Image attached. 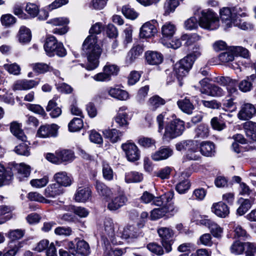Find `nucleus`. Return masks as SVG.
I'll list each match as a JSON object with an SVG mask.
<instances>
[{
	"instance_id": "nucleus-63",
	"label": "nucleus",
	"mask_w": 256,
	"mask_h": 256,
	"mask_svg": "<svg viewBox=\"0 0 256 256\" xmlns=\"http://www.w3.org/2000/svg\"><path fill=\"white\" fill-rule=\"evenodd\" d=\"M198 21L194 17H191L184 22V27L186 30H192L198 27Z\"/></svg>"
},
{
	"instance_id": "nucleus-43",
	"label": "nucleus",
	"mask_w": 256,
	"mask_h": 256,
	"mask_svg": "<svg viewBox=\"0 0 256 256\" xmlns=\"http://www.w3.org/2000/svg\"><path fill=\"white\" fill-rule=\"evenodd\" d=\"M110 242L104 241V256H121L122 252L121 250L118 248H112L110 244Z\"/></svg>"
},
{
	"instance_id": "nucleus-4",
	"label": "nucleus",
	"mask_w": 256,
	"mask_h": 256,
	"mask_svg": "<svg viewBox=\"0 0 256 256\" xmlns=\"http://www.w3.org/2000/svg\"><path fill=\"white\" fill-rule=\"evenodd\" d=\"M200 55L198 52L188 54L174 64L173 72L178 81H180L188 74L194 62Z\"/></svg>"
},
{
	"instance_id": "nucleus-24",
	"label": "nucleus",
	"mask_w": 256,
	"mask_h": 256,
	"mask_svg": "<svg viewBox=\"0 0 256 256\" xmlns=\"http://www.w3.org/2000/svg\"><path fill=\"white\" fill-rule=\"evenodd\" d=\"M172 150L169 147H161L158 151L152 155V159L154 161H160L168 158L172 156Z\"/></svg>"
},
{
	"instance_id": "nucleus-33",
	"label": "nucleus",
	"mask_w": 256,
	"mask_h": 256,
	"mask_svg": "<svg viewBox=\"0 0 256 256\" xmlns=\"http://www.w3.org/2000/svg\"><path fill=\"white\" fill-rule=\"evenodd\" d=\"M136 230L132 226H127L123 228L122 231H120V234H118L116 236L126 240L136 238L138 236Z\"/></svg>"
},
{
	"instance_id": "nucleus-20",
	"label": "nucleus",
	"mask_w": 256,
	"mask_h": 256,
	"mask_svg": "<svg viewBox=\"0 0 256 256\" xmlns=\"http://www.w3.org/2000/svg\"><path fill=\"white\" fill-rule=\"evenodd\" d=\"M64 189L58 184L53 183L46 188L44 195L48 198H55L64 194Z\"/></svg>"
},
{
	"instance_id": "nucleus-36",
	"label": "nucleus",
	"mask_w": 256,
	"mask_h": 256,
	"mask_svg": "<svg viewBox=\"0 0 256 256\" xmlns=\"http://www.w3.org/2000/svg\"><path fill=\"white\" fill-rule=\"evenodd\" d=\"M46 110L50 112V115L53 118L58 117L62 114L61 108L57 106L54 98L48 102Z\"/></svg>"
},
{
	"instance_id": "nucleus-38",
	"label": "nucleus",
	"mask_w": 256,
	"mask_h": 256,
	"mask_svg": "<svg viewBox=\"0 0 256 256\" xmlns=\"http://www.w3.org/2000/svg\"><path fill=\"white\" fill-rule=\"evenodd\" d=\"M103 134L106 138L114 143L120 140L122 136V133L116 129L106 130L103 131Z\"/></svg>"
},
{
	"instance_id": "nucleus-27",
	"label": "nucleus",
	"mask_w": 256,
	"mask_h": 256,
	"mask_svg": "<svg viewBox=\"0 0 256 256\" xmlns=\"http://www.w3.org/2000/svg\"><path fill=\"white\" fill-rule=\"evenodd\" d=\"M146 62L151 65H158L163 60L162 55L157 52L148 51L145 54Z\"/></svg>"
},
{
	"instance_id": "nucleus-19",
	"label": "nucleus",
	"mask_w": 256,
	"mask_h": 256,
	"mask_svg": "<svg viewBox=\"0 0 256 256\" xmlns=\"http://www.w3.org/2000/svg\"><path fill=\"white\" fill-rule=\"evenodd\" d=\"M144 52L142 46L140 44L134 45L128 52L126 58V63L130 64L140 56Z\"/></svg>"
},
{
	"instance_id": "nucleus-58",
	"label": "nucleus",
	"mask_w": 256,
	"mask_h": 256,
	"mask_svg": "<svg viewBox=\"0 0 256 256\" xmlns=\"http://www.w3.org/2000/svg\"><path fill=\"white\" fill-rule=\"evenodd\" d=\"M48 24H51L54 26H66L69 23V20L64 17L56 18H52L47 22Z\"/></svg>"
},
{
	"instance_id": "nucleus-47",
	"label": "nucleus",
	"mask_w": 256,
	"mask_h": 256,
	"mask_svg": "<svg viewBox=\"0 0 256 256\" xmlns=\"http://www.w3.org/2000/svg\"><path fill=\"white\" fill-rule=\"evenodd\" d=\"M132 32L133 28L132 26L129 24H126L125 26L123 34V43L125 47H126L128 44L132 42Z\"/></svg>"
},
{
	"instance_id": "nucleus-22",
	"label": "nucleus",
	"mask_w": 256,
	"mask_h": 256,
	"mask_svg": "<svg viewBox=\"0 0 256 256\" xmlns=\"http://www.w3.org/2000/svg\"><path fill=\"white\" fill-rule=\"evenodd\" d=\"M156 32V28L152 22L144 23L140 28V36L141 38H149Z\"/></svg>"
},
{
	"instance_id": "nucleus-6",
	"label": "nucleus",
	"mask_w": 256,
	"mask_h": 256,
	"mask_svg": "<svg viewBox=\"0 0 256 256\" xmlns=\"http://www.w3.org/2000/svg\"><path fill=\"white\" fill-rule=\"evenodd\" d=\"M185 130L184 121L177 118L168 122L164 128L162 139L169 141L182 134Z\"/></svg>"
},
{
	"instance_id": "nucleus-12",
	"label": "nucleus",
	"mask_w": 256,
	"mask_h": 256,
	"mask_svg": "<svg viewBox=\"0 0 256 256\" xmlns=\"http://www.w3.org/2000/svg\"><path fill=\"white\" fill-rule=\"evenodd\" d=\"M158 236L162 239V244L166 251L168 252L172 250L170 239L174 235L172 230L168 228L161 227L158 229Z\"/></svg>"
},
{
	"instance_id": "nucleus-29",
	"label": "nucleus",
	"mask_w": 256,
	"mask_h": 256,
	"mask_svg": "<svg viewBox=\"0 0 256 256\" xmlns=\"http://www.w3.org/2000/svg\"><path fill=\"white\" fill-rule=\"evenodd\" d=\"M128 108L126 106L120 108L118 115L116 117V122L120 126H128Z\"/></svg>"
},
{
	"instance_id": "nucleus-9",
	"label": "nucleus",
	"mask_w": 256,
	"mask_h": 256,
	"mask_svg": "<svg viewBox=\"0 0 256 256\" xmlns=\"http://www.w3.org/2000/svg\"><path fill=\"white\" fill-rule=\"evenodd\" d=\"M66 246L73 256H87L90 253L89 245L84 240L76 239L68 242Z\"/></svg>"
},
{
	"instance_id": "nucleus-16",
	"label": "nucleus",
	"mask_w": 256,
	"mask_h": 256,
	"mask_svg": "<svg viewBox=\"0 0 256 256\" xmlns=\"http://www.w3.org/2000/svg\"><path fill=\"white\" fill-rule=\"evenodd\" d=\"M39 84L38 81L32 80H16L13 84L14 90H25L36 86Z\"/></svg>"
},
{
	"instance_id": "nucleus-39",
	"label": "nucleus",
	"mask_w": 256,
	"mask_h": 256,
	"mask_svg": "<svg viewBox=\"0 0 256 256\" xmlns=\"http://www.w3.org/2000/svg\"><path fill=\"white\" fill-rule=\"evenodd\" d=\"M196 142L193 140H184L177 143L176 145V149L178 151L194 150L197 146Z\"/></svg>"
},
{
	"instance_id": "nucleus-17",
	"label": "nucleus",
	"mask_w": 256,
	"mask_h": 256,
	"mask_svg": "<svg viewBox=\"0 0 256 256\" xmlns=\"http://www.w3.org/2000/svg\"><path fill=\"white\" fill-rule=\"evenodd\" d=\"M91 196L92 190L89 187L80 186L74 194V199L76 202H86L90 198Z\"/></svg>"
},
{
	"instance_id": "nucleus-1",
	"label": "nucleus",
	"mask_w": 256,
	"mask_h": 256,
	"mask_svg": "<svg viewBox=\"0 0 256 256\" xmlns=\"http://www.w3.org/2000/svg\"><path fill=\"white\" fill-rule=\"evenodd\" d=\"M246 10L240 7H224L220 10V16L224 29L236 26L242 30L252 28V25L242 19L246 16Z\"/></svg>"
},
{
	"instance_id": "nucleus-57",
	"label": "nucleus",
	"mask_w": 256,
	"mask_h": 256,
	"mask_svg": "<svg viewBox=\"0 0 256 256\" xmlns=\"http://www.w3.org/2000/svg\"><path fill=\"white\" fill-rule=\"evenodd\" d=\"M4 67L10 74L14 75H18L20 72V67L16 63L12 64H5Z\"/></svg>"
},
{
	"instance_id": "nucleus-46",
	"label": "nucleus",
	"mask_w": 256,
	"mask_h": 256,
	"mask_svg": "<svg viewBox=\"0 0 256 256\" xmlns=\"http://www.w3.org/2000/svg\"><path fill=\"white\" fill-rule=\"evenodd\" d=\"M239 202L240 205L237 210V212L239 215L244 214L252 206V200L248 199H240Z\"/></svg>"
},
{
	"instance_id": "nucleus-13",
	"label": "nucleus",
	"mask_w": 256,
	"mask_h": 256,
	"mask_svg": "<svg viewBox=\"0 0 256 256\" xmlns=\"http://www.w3.org/2000/svg\"><path fill=\"white\" fill-rule=\"evenodd\" d=\"M178 208H174L173 206L169 204L164 206L162 207L155 208L151 212L150 217L152 220H157L164 216L166 214L170 213L171 215H174L177 212Z\"/></svg>"
},
{
	"instance_id": "nucleus-55",
	"label": "nucleus",
	"mask_w": 256,
	"mask_h": 256,
	"mask_svg": "<svg viewBox=\"0 0 256 256\" xmlns=\"http://www.w3.org/2000/svg\"><path fill=\"white\" fill-rule=\"evenodd\" d=\"M26 12L28 14L30 18H35L39 12V8L34 4L28 2L25 7Z\"/></svg>"
},
{
	"instance_id": "nucleus-14",
	"label": "nucleus",
	"mask_w": 256,
	"mask_h": 256,
	"mask_svg": "<svg viewBox=\"0 0 256 256\" xmlns=\"http://www.w3.org/2000/svg\"><path fill=\"white\" fill-rule=\"evenodd\" d=\"M58 128L56 124L42 126L37 132V136L42 138L54 137L57 136Z\"/></svg>"
},
{
	"instance_id": "nucleus-7",
	"label": "nucleus",
	"mask_w": 256,
	"mask_h": 256,
	"mask_svg": "<svg viewBox=\"0 0 256 256\" xmlns=\"http://www.w3.org/2000/svg\"><path fill=\"white\" fill-rule=\"evenodd\" d=\"M44 48L46 54L52 56L55 54L60 57H64L66 54V50L62 42H58L53 36H48L44 44Z\"/></svg>"
},
{
	"instance_id": "nucleus-37",
	"label": "nucleus",
	"mask_w": 256,
	"mask_h": 256,
	"mask_svg": "<svg viewBox=\"0 0 256 256\" xmlns=\"http://www.w3.org/2000/svg\"><path fill=\"white\" fill-rule=\"evenodd\" d=\"M10 130L11 132L18 140L25 142L26 140V136L23 130L21 129L19 124L14 122L10 124Z\"/></svg>"
},
{
	"instance_id": "nucleus-54",
	"label": "nucleus",
	"mask_w": 256,
	"mask_h": 256,
	"mask_svg": "<svg viewBox=\"0 0 256 256\" xmlns=\"http://www.w3.org/2000/svg\"><path fill=\"white\" fill-rule=\"evenodd\" d=\"M28 198L32 201H36L46 204H48L50 202V200L46 198L41 194L37 192H30L28 193Z\"/></svg>"
},
{
	"instance_id": "nucleus-51",
	"label": "nucleus",
	"mask_w": 256,
	"mask_h": 256,
	"mask_svg": "<svg viewBox=\"0 0 256 256\" xmlns=\"http://www.w3.org/2000/svg\"><path fill=\"white\" fill-rule=\"evenodd\" d=\"M84 126L82 118H74L68 124V130L71 132L80 130Z\"/></svg>"
},
{
	"instance_id": "nucleus-40",
	"label": "nucleus",
	"mask_w": 256,
	"mask_h": 256,
	"mask_svg": "<svg viewBox=\"0 0 256 256\" xmlns=\"http://www.w3.org/2000/svg\"><path fill=\"white\" fill-rule=\"evenodd\" d=\"M142 179L143 175L139 172L130 171L126 172L124 180L126 183L139 182Z\"/></svg>"
},
{
	"instance_id": "nucleus-59",
	"label": "nucleus",
	"mask_w": 256,
	"mask_h": 256,
	"mask_svg": "<svg viewBox=\"0 0 256 256\" xmlns=\"http://www.w3.org/2000/svg\"><path fill=\"white\" fill-rule=\"evenodd\" d=\"M181 39L182 40H186V44L187 46L192 44L200 40V36L196 34L191 36L184 34L182 36Z\"/></svg>"
},
{
	"instance_id": "nucleus-52",
	"label": "nucleus",
	"mask_w": 256,
	"mask_h": 256,
	"mask_svg": "<svg viewBox=\"0 0 256 256\" xmlns=\"http://www.w3.org/2000/svg\"><path fill=\"white\" fill-rule=\"evenodd\" d=\"M30 147L28 144L22 143L14 148V152L19 155L28 156L30 155Z\"/></svg>"
},
{
	"instance_id": "nucleus-35",
	"label": "nucleus",
	"mask_w": 256,
	"mask_h": 256,
	"mask_svg": "<svg viewBox=\"0 0 256 256\" xmlns=\"http://www.w3.org/2000/svg\"><path fill=\"white\" fill-rule=\"evenodd\" d=\"M59 158L60 164L65 162H70L74 159V153L70 150H62L56 151Z\"/></svg>"
},
{
	"instance_id": "nucleus-31",
	"label": "nucleus",
	"mask_w": 256,
	"mask_h": 256,
	"mask_svg": "<svg viewBox=\"0 0 256 256\" xmlns=\"http://www.w3.org/2000/svg\"><path fill=\"white\" fill-rule=\"evenodd\" d=\"M244 128L248 138L256 142V123L248 121L244 124Z\"/></svg>"
},
{
	"instance_id": "nucleus-3",
	"label": "nucleus",
	"mask_w": 256,
	"mask_h": 256,
	"mask_svg": "<svg viewBox=\"0 0 256 256\" xmlns=\"http://www.w3.org/2000/svg\"><path fill=\"white\" fill-rule=\"evenodd\" d=\"M30 173V167L24 163H12L4 169L0 164V184H8L16 174L20 180L28 178Z\"/></svg>"
},
{
	"instance_id": "nucleus-56",
	"label": "nucleus",
	"mask_w": 256,
	"mask_h": 256,
	"mask_svg": "<svg viewBox=\"0 0 256 256\" xmlns=\"http://www.w3.org/2000/svg\"><path fill=\"white\" fill-rule=\"evenodd\" d=\"M210 124L214 130L219 131L224 130L226 126L225 123L218 117L213 118L210 120Z\"/></svg>"
},
{
	"instance_id": "nucleus-2",
	"label": "nucleus",
	"mask_w": 256,
	"mask_h": 256,
	"mask_svg": "<svg viewBox=\"0 0 256 256\" xmlns=\"http://www.w3.org/2000/svg\"><path fill=\"white\" fill-rule=\"evenodd\" d=\"M97 42L96 36L90 35L82 44V51L87 56L88 60L86 69L89 70L95 69L98 66V58L102 53V49Z\"/></svg>"
},
{
	"instance_id": "nucleus-41",
	"label": "nucleus",
	"mask_w": 256,
	"mask_h": 256,
	"mask_svg": "<svg viewBox=\"0 0 256 256\" xmlns=\"http://www.w3.org/2000/svg\"><path fill=\"white\" fill-rule=\"evenodd\" d=\"M195 138L204 139L208 138L210 134L208 126L206 124H199L194 130Z\"/></svg>"
},
{
	"instance_id": "nucleus-45",
	"label": "nucleus",
	"mask_w": 256,
	"mask_h": 256,
	"mask_svg": "<svg viewBox=\"0 0 256 256\" xmlns=\"http://www.w3.org/2000/svg\"><path fill=\"white\" fill-rule=\"evenodd\" d=\"M176 28L175 26L170 22H167L162 27V35L167 38H170L175 33Z\"/></svg>"
},
{
	"instance_id": "nucleus-50",
	"label": "nucleus",
	"mask_w": 256,
	"mask_h": 256,
	"mask_svg": "<svg viewBox=\"0 0 256 256\" xmlns=\"http://www.w3.org/2000/svg\"><path fill=\"white\" fill-rule=\"evenodd\" d=\"M122 12L126 18L132 20L136 19L138 16V12L128 5L124 6L122 8Z\"/></svg>"
},
{
	"instance_id": "nucleus-15",
	"label": "nucleus",
	"mask_w": 256,
	"mask_h": 256,
	"mask_svg": "<svg viewBox=\"0 0 256 256\" xmlns=\"http://www.w3.org/2000/svg\"><path fill=\"white\" fill-rule=\"evenodd\" d=\"M256 112L254 106L251 104L246 103L242 106L238 116L240 120H248L251 118Z\"/></svg>"
},
{
	"instance_id": "nucleus-21",
	"label": "nucleus",
	"mask_w": 256,
	"mask_h": 256,
	"mask_svg": "<svg viewBox=\"0 0 256 256\" xmlns=\"http://www.w3.org/2000/svg\"><path fill=\"white\" fill-rule=\"evenodd\" d=\"M107 92L110 96L120 100H126L129 98L126 91L117 86L108 88Z\"/></svg>"
},
{
	"instance_id": "nucleus-42",
	"label": "nucleus",
	"mask_w": 256,
	"mask_h": 256,
	"mask_svg": "<svg viewBox=\"0 0 256 256\" xmlns=\"http://www.w3.org/2000/svg\"><path fill=\"white\" fill-rule=\"evenodd\" d=\"M18 38L20 43L26 44L30 42L32 38L30 30L24 26H21L18 32Z\"/></svg>"
},
{
	"instance_id": "nucleus-25",
	"label": "nucleus",
	"mask_w": 256,
	"mask_h": 256,
	"mask_svg": "<svg viewBox=\"0 0 256 256\" xmlns=\"http://www.w3.org/2000/svg\"><path fill=\"white\" fill-rule=\"evenodd\" d=\"M212 210V212L220 218H226L230 214L228 207L222 202L214 204Z\"/></svg>"
},
{
	"instance_id": "nucleus-49",
	"label": "nucleus",
	"mask_w": 256,
	"mask_h": 256,
	"mask_svg": "<svg viewBox=\"0 0 256 256\" xmlns=\"http://www.w3.org/2000/svg\"><path fill=\"white\" fill-rule=\"evenodd\" d=\"M245 242L236 240L233 242L230 247V251L232 254L235 255L242 254L245 250Z\"/></svg>"
},
{
	"instance_id": "nucleus-53",
	"label": "nucleus",
	"mask_w": 256,
	"mask_h": 256,
	"mask_svg": "<svg viewBox=\"0 0 256 256\" xmlns=\"http://www.w3.org/2000/svg\"><path fill=\"white\" fill-rule=\"evenodd\" d=\"M178 4V0H166L164 4L165 14H168L170 12H173Z\"/></svg>"
},
{
	"instance_id": "nucleus-60",
	"label": "nucleus",
	"mask_w": 256,
	"mask_h": 256,
	"mask_svg": "<svg viewBox=\"0 0 256 256\" xmlns=\"http://www.w3.org/2000/svg\"><path fill=\"white\" fill-rule=\"evenodd\" d=\"M172 170V168L170 167L166 166L156 172V176L161 179H168Z\"/></svg>"
},
{
	"instance_id": "nucleus-64",
	"label": "nucleus",
	"mask_w": 256,
	"mask_h": 256,
	"mask_svg": "<svg viewBox=\"0 0 256 256\" xmlns=\"http://www.w3.org/2000/svg\"><path fill=\"white\" fill-rule=\"evenodd\" d=\"M246 256H254L256 254V244L254 243L245 242Z\"/></svg>"
},
{
	"instance_id": "nucleus-10",
	"label": "nucleus",
	"mask_w": 256,
	"mask_h": 256,
	"mask_svg": "<svg viewBox=\"0 0 256 256\" xmlns=\"http://www.w3.org/2000/svg\"><path fill=\"white\" fill-rule=\"evenodd\" d=\"M102 238L104 241L110 242L114 244H118L120 242L115 236L114 224L110 218H106L104 222V232L102 233Z\"/></svg>"
},
{
	"instance_id": "nucleus-8",
	"label": "nucleus",
	"mask_w": 256,
	"mask_h": 256,
	"mask_svg": "<svg viewBox=\"0 0 256 256\" xmlns=\"http://www.w3.org/2000/svg\"><path fill=\"white\" fill-rule=\"evenodd\" d=\"M238 56L247 58L248 56V51L242 46H232L227 51L220 54L218 58L222 62L226 63L232 61L234 57Z\"/></svg>"
},
{
	"instance_id": "nucleus-44",
	"label": "nucleus",
	"mask_w": 256,
	"mask_h": 256,
	"mask_svg": "<svg viewBox=\"0 0 256 256\" xmlns=\"http://www.w3.org/2000/svg\"><path fill=\"white\" fill-rule=\"evenodd\" d=\"M164 100L158 96L151 97L148 100V106L152 110H156L158 107L164 104Z\"/></svg>"
},
{
	"instance_id": "nucleus-30",
	"label": "nucleus",
	"mask_w": 256,
	"mask_h": 256,
	"mask_svg": "<svg viewBox=\"0 0 256 256\" xmlns=\"http://www.w3.org/2000/svg\"><path fill=\"white\" fill-rule=\"evenodd\" d=\"M94 186L97 192L100 196L106 199L110 198L112 196L113 193L112 190L104 183L96 180Z\"/></svg>"
},
{
	"instance_id": "nucleus-28",
	"label": "nucleus",
	"mask_w": 256,
	"mask_h": 256,
	"mask_svg": "<svg viewBox=\"0 0 256 256\" xmlns=\"http://www.w3.org/2000/svg\"><path fill=\"white\" fill-rule=\"evenodd\" d=\"M200 152L206 156H214L215 146L214 144L210 141H204L200 144Z\"/></svg>"
},
{
	"instance_id": "nucleus-5",
	"label": "nucleus",
	"mask_w": 256,
	"mask_h": 256,
	"mask_svg": "<svg viewBox=\"0 0 256 256\" xmlns=\"http://www.w3.org/2000/svg\"><path fill=\"white\" fill-rule=\"evenodd\" d=\"M198 25L206 30H215L220 26V20L218 14L211 10H201Z\"/></svg>"
},
{
	"instance_id": "nucleus-61",
	"label": "nucleus",
	"mask_w": 256,
	"mask_h": 256,
	"mask_svg": "<svg viewBox=\"0 0 256 256\" xmlns=\"http://www.w3.org/2000/svg\"><path fill=\"white\" fill-rule=\"evenodd\" d=\"M103 176L104 179L108 180H111L114 178L112 170L108 164H104L102 168Z\"/></svg>"
},
{
	"instance_id": "nucleus-32",
	"label": "nucleus",
	"mask_w": 256,
	"mask_h": 256,
	"mask_svg": "<svg viewBox=\"0 0 256 256\" xmlns=\"http://www.w3.org/2000/svg\"><path fill=\"white\" fill-rule=\"evenodd\" d=\"M177 104L179 108L184 112L190 114L194 108V106L190 98H186L178 100Z\"/></svg>"
},
{
	"instance_id": "nucleus-11",
	"label": "nucleus",
	"mask_w": 256,
	"mask_h": 256,
	"mask_svg": "<svg viewBox=\"0 0 256 256\" xmlns=\"http://www.w3.org/2000/svg\"><path fill=\"white\" fill-rule=\"evenodd\" d=\"M128 160L134 162L138 160L140 156V152L134 143L128 142L122 145Z\"/></svg>"
},
{
	"instance_id": "nucleus-62",
	"label": "nucleus",
	"mask_w": 256,
	"mask_h": 256,
	"mask_svg": "<svg viewBox=\"0 0 256 256\" xmlns=\"http://www.w3.org/2000/svg\"><path fill=\"white\" fill-rule=\"evenodd\" d=\"M24 231L22 230L16 229L10 230L8 234V238L12 240H18L23 237Z\"/></svg>"
},
{
	"instance_id": "nucleus-34",
	"label": "nucleus",
	"mask_w": 256,
	"mask_h": 256,
	"mask_svg": "<svg viewBox=\"0 0 256 256\" xmlns=\"http://www.w3.org/2000/svg\"><path fill=\"white\" fill-rule=\"evenodd\" d=\"M12 207L5 205L0 206V224H2L12 217Z\"/></svg>"
},
{
	"instance_id": "nucleus-23",
	"label": "nucleus",
	"mask_w": 256,
	"mask_h": 256,
	"mask_svg": "<svg viewBox=\"0 0 256 256\" xmlns=\"http://www.w3.org/2000/svg\"><path fill=\"white\" fill-rule=\"evenodd\" d=\"M127 198L124 194H120L108 202V208L110 210H116L125 205Z\"/></svg>"
},
{
	"instance_id": "nucleus-18",
	"label": "nucleus",
	"mask_w": 256,
	"mask_h": 256,
	"mask_svg": "<svg viewBox=\"0 0 256 256\" xmlns=\"http://www.w3.org/2000/svg\"><path fill=\"white\" fill-rule=\"evenodd\" d=\"M200 223L208 226L214 236L218 238L221 237L223 232L222 228L211 220L208 218L202 219L200 220Z\"/></svg>"
},
{
	"instance_id": "nucleus-26",
	"label": "nucleus",
	"mask_w": 256,
	"mask_h": 256,
	"mask_svg": "<svg viewBox=\"0 0 256 256\" xmlns=\"http://www.w3.org/2000/svg\"><path fill=\"white\" fill-rule=\"evenodd\" d=\"M54 179L56 182V184H58L62 186H68L72 184V180L66 172H60L54 174Z\"/></svg>"
},
{
	"instance_id": "nucleus-48",
	"label": "nucleus",
	"mask_w": 256,
	"mask_h": 256,
	"mask_svg": "<svg viewBox=\"0 0 256 256\" xmlns=\"http://www.w3.org/2000/svg\"><path fill=\"white\" fill-rule=\"evenodd\" d=\"M33 71L37 74H44L51 70V68L47 64L42 62L32 64L30 65Z\"/></svg>"
}]
</instances>
